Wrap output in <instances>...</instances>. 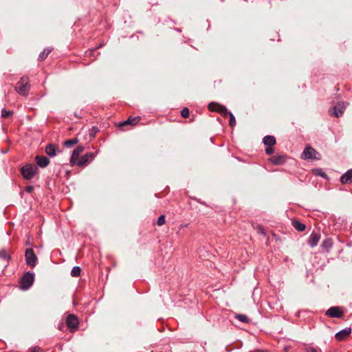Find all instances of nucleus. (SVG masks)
Instances as JSON below:
<instances>
[{"instance_id": "nucleus-1", "label": "nucleus", "mask_w": 352, "mask_h": 352, "mask_svg": "<svg viewBox=\"0 0 352 352\" xmlns=\"http://www.w3.org/2000/svg\"><path fill=\"white\" fill-rule=\"evenodd\" d=\"M21 174L26 180L32 179L38 173V167L32 164H26L20 169Z\"/></svg>"}, {"instance_id": "nucleus-2", "label": "nucleus", "mask_w": 352, "mask_h": 352, "mask_svg": "<svg viewBox=\"0 0 352 352\" xmlns=\"http://www.w3.org/2000/svg\"><path fill=\"white\" fill-rule=\"evenodd\" d=\"M34 281V274L30 271L26 272L20 279V289L23 291L29 289Z\"/></svg>"}, {"instance_id": "nucleus-3", "label": "nucleus", "mask_w": 352, "mask_h": 352, "mask_svg": "<svg viewBox=\"0 0 352 352\" xmlns=\"http://www.w3.org/2000/svg\"><path fill=\"white\" fill-rule=\"evenodd\" d=\"M347 104V102H339L336 105L329 109V113L331 116H334L336 118H339L343 114Z\"/></svg>"}, {"instance_id": "nucleus-4", "label": "nucleus", "mask_w": 352, "mask_h": 352, "mask_svg": "<svg viewBox=\"0 0 352 352\" xmlns=\"http://www.w3.org/2000/svg\"><path fill=\"white\" fill-rule=\"evenodd\" d=\"M25 262L28 265L34 268L37 263L38 257L32 248H27L25 252Z\"/></svg>"}, {"instance_id": "nucleus-5", "label": "nucleus", "mask_w": 352, "mask_h": 352, "mask_svg": "<svg viewBox=\"0 0 352 352\" xmlns=\"http://www.w3.org/2000/svg\"><path fill=\"white\" fill-rule=\"evenodd\" d=\"M208 108L210 111L219 112L223 117L229 115L230 111H228L226 107L216 102H210L208 105Z\"/></svg>"}, {"instance_id": "nucleus-6", "label": "nucleus", "mask_w": 352, "mask_h": 352, "mask_svg": "<svg viewBox=\"0 0 352 352\" xmlns=\"http://www.w3.org/2000/svg\"><path fill=\"white\" fill-rule=\"evenodd\" d=\"M301 157L304 160H320V153L312 147L307 146L304 149Z\"/></svg>"}, {"instance_id": "nucleus-7", "label": "nucleus", "mask_w": 352, "mask_h": 352, "mask_svg": "<svg viewBox=\"0 0 352 352\" xmlns=\"http://www.w3.org/2000/svg\"><path fill=\"white\" fill-rule=\"evenodd\" d=\"M98 151L96 152H89L83 155L80 160H78L76 165L83 166L87 163L92 162L98 153Z\"/></svg>"}, {"instance_id": "nucleus-8", "label": "nucleus", "mask_w": 352, "mask_h": 352, "mask_svg": "<svg viewBox=\"0 0 352 352\" xmlns=\"http://www.w3.org/2000/svg\"><path fill=\"white\" fill-rule=\"evenodd\" d=\"M140 119L141 118L140 116L129 118L126 120L120 122L118 126L122 130H126L129 129L130 127H133L135 125H136L138 122L140 120Z\"/></svg>"}, {"instance_id": "nucleus-9", "label": "nucleus", "mask_w": 352, "mask_h": 352, "mask_svg": "<svg viewBox=\"0 0 352 352\" xmlns=\"http://www.w3.org/2000/svg\"><path fill=\"white\" fill-rule=\"evenodd\" d=\"M67 327L71 329V331L76 330L78 327L79 321L76 315L70 314L66 318Z\"/></svg>"}, {"instance_id": "nucleus-10", "label": "nucleus", "mask_w": 352, "mask_h": 352, "mask_svg": "<svg viewBox=\"0 0 352 352\" xmlns=\"http://www.w3.org/2000/svg\"><path fill=\"white\" fill-rule=\"evenodd\" d=\"M325 314L331 318H340L344 314L339 307H331L327 310Z\"/></svg>"}, {"instance_id": "nucleus-11", "label": "nucleus", "mask_w": 352, "mask_h": 352, "mask_svg": "<svg viewBox=\"0 0 352 352\" xmlns=\"http://www.w3.org/2000/svg\"><path fill=\"white\" fill-rule=\"evenodd\" d=\"M30 88L31 85L30 83H17L15 89L17 91V93L19 94L21 96H27L28 95Z\"/></svg>"}, {"instance_id": "nucleus-12", "label": "nucleus", "mask_w": 352, "mask_h": 352, "mask_svg": "<svg viewBox=\"0 0 352 352\" xmlns=\"http://www.w3.org/2000/svg\"><path fill=\"white\" fill-rule=\"evenodd\" d=\"M320 239V232H313L309 237L307 241L308 245L311 248L316 247Z\"/></svg>"}, {"instance_id": "nucleus-13", "label": "nucleus", "mask_w": 352, "mask_h": 352, "mask_svg": "<svg viewBox=\"0 0 352 352\" xmlns=\"http://www.w3.org/2000/svg\"><path fill=\"white\" fill-rule=\"evenodd\" d=\"M84 146H78L77 148H76L73 151H72V155L70 157V160H69V162H70V164L72 166H74V165H76V163L78 162V160H76L77 157L79 156V155L83 152L84 151Z\"/></svg>"}, {"instance_id": "nucleus-14", "label": "nucleus", "mask_w": 352, "mask_h": 352, "mask_svg": "<svg viewBox=\"0 0 352 352\" xmlns=\"http://www.w3.org/2000/svg\"><path fill=\"white\" fill-rule=\"evenodd\" d=\"M35 161L37 166L42 168L47 167L50 162V159L44 155H36L35 157Z\"/></svg>"}, {"instance_id": "nucleus-15", "label": "nucleus", "mask_w": 352, "mask_h": 352, "mask_svg": "<svg viewBox=\"0 0 352 352\" xmlns=\"http://www.w3.org/2000/svg\"><path fill=\"white\" fill-rule=\"evenodd\" d=\"M342 184H351L352 183V168L349 169L340 178Z\"/></svg>"}, {"instance_id": "nucleus-16", "label": "nucleus", "mask_w": 352, "mask_h": 352, "mask_svg": "<svg viewBox=\"0 0 352 352\" xmlns=\"http://www.w3.org/2000/svg\"><path fill=\"white\" fill-rule=\"evenodd\" d=\"M351 332V327H346L338 332H337L335 335L336 338L338 340H342L346 338Z\"/></svg>"}, {"instance_id": "nucleus-17", "label": "nucleus", "mask_w": 352, "mask_h": 352, "mask_svg": "<svg viewBox=\"0 0 352 352\" xmlns=\"http://www.w3.org/2000/svg\"><path fill=\"white\" fill-rule=\"evenodd\" d=\"M45 153L51 157H55L57 153L55 145L53 144H48L45 147Z\"/></svg>"}, {"instance_id": "nucleus-18", "label": "nucleus", "mask_w": 352, "mask_h": 352, "mask_svg": "<svg viewBox=\"0 0 352 352\" xmlns=\"http://www.w3.org/2000/svg\"><path fill=\"white\" fill-rule=\"evenodd\" d=\"M276 138L273 135H266L263 139V143L267 146H272L276 144Z\"/></svg>"}, {"instance_id": "nucleus-19", "label": "nucleus", "mask_w": 352, "mask_h": 352, "mask_svg": "<svg viewBox=\"0 0 352 352\" xmlns=\"http://www.w3.org/2000/svg\"><path fill=\"white\" fill-rule=\"evenodd\" d=\"M333 246V242L332 239L330 238L325 239L321 243V248L329 252Z\"/></svg>"}, {"instance_id": "nucleus-20", "label": "nucleus", "mask_w": 352, "mask_h": 352, "mask_svg": "<svg viewBox=\"0 0 352 352\" xmlns=\"http://www.w3.org/2000/svg\"><path fill=\"white\" fill-rule=\"evenodd\" d=\"M312 173L316 176L321 177L327 180L329 179V176L325 173V172L320 168H316L312 169Z\"/></svg>"}, {"instance_id": "nucleus-21", "label": "nucleus", "mask_w": 352, "mask_h": 352, "mask_svg": "<svg viewBox=\"0 0 352 352\" xmlns=\"http://www.w3.org/2000/svg\"><path fill=\"white\" fill-rule=\"evenodd\" d=\"M292 226L298 232H302L306 228L305 224L298 220L293 221Z\"/></svg>"}, {"instance_id": "nucleus-22", "label": "nucleus", "mask_w": 352, "mask_h": 352, "mask_svg": "<svg viewBox=\"0 0 352 352\" xmlns=\"http://www.w3.org/2000/svg\"><path fill=\"white\" fill-rule=\"evenodd\" d=\"M270 161L274 164H276V165L282 164L285 162L283 157L281 155H274V156L272 157V158L270 159Z\"/></svg>"}, {"instance_id": "nucleus-23", "label": "nucleus", "mask_w": 352, "mask_h": 352, "mask_svg": "<svg viewBox=\"0 0 352 352\" xmlns=\"http://www.w3.org/2000/svg\"><path fill=\"white\" fill-rule=\"evenodd\" d=\"M51 52V50L48 48H45L43 52H41L38 57V60L39 61H43L45 59L47 55Z\"/></svg>"}, {"instance_id": "nucleus-24", "label": "nucleus", "mask_w": 352, "mask_h": 352, "mask_svg": "<svg viewBox=\"0 0 352 352\" xmlns=\"http://www.w3.org/2000/svg\"><path fill=\"white\" fill-rule=\"evenodd\" d=\"M78 142V138H72V139H68L64 142V146L67 148H69L72 146L73 145L77 144Z\"/></svg>"}, {"instance_id": "nucleus-25", "label": "nucleus", "mask_w": 352, "mask_h": 352, "mask_svg": "<svg viewBox=\"0 0 352 352\" xmlns=\"http://www.w3.org/2000/svg\"><path fill=\"white\" fill-rule=\"evenodd\" d=\"M81 268L78 266H74L72 269L71 276L73 277H78L80 275Z\"/></svg>"}, {"instance_id": "nucleus-26", "label": "nucleus", "mask_w": 352, "mask_h": 352, "mask_svg": "<svg viewBox=\"0 0 352 352\" xmlns=\"http://www.w3.org/2000/svg\"><path fill=\"white\" fill-rule=\"evenodd\" d=\"M235 318L239 320V321L244 322V323H248L250 322L249 318L245 315V314H236Z\"/></svg>"}, {"instance_id": "nucleus-27", "label": "nucleus", "mask_w": 352, "mask_h": 352, "mask_svg": "<svg viewBox=\"0 0 352 352\" xmlns=\"http://www.w3.org/2000/svg\"><path fill=\"white\" fill-rule=\"evenodd\" d=\"M0 258L8 261L11 259V257L8 255L5 249H1L0 250Z\"/></svg>"}, {"instance_id": "nucleus-28", "label": "nucleus", "mask_w": 352, "mask_h": 352, "mask_svg": "<svg viewBox=\"0 0 352 352\" xmlns=\"http://www.w3.org/2000/svg\"><path fill=\"white\" fill-rule=\"evenodd\" d=\"M13 113H14L13 111L6 110V109H3L1 110V116L2 118H8V117L12 116Z\"/></svg>"}, {"instance_id": "nucleus-29", "label": "nucleus", "mask_w": 352, "mask_h": 352, "mask_svg": "<svg viewBox=\"0 0 352 352\" xmlns=\"http://www.w3.org/2000/svg\"><path fill=\"white\" fill-rule=\"evenodd\" d=\"M229 117H230L229 124L232 127H234L236 124L235 117L232 112H229Z\"/></svg>"}, {"instance_id": "nucleus-30", "label": "nucleus", "mask_w": 352, "mask_h": 352, "mask_svg": "<svg viewBox=\"0 0 352 352\" xmlns=\"http://www.w3.org/2000/svg\"><path fill=\"white\" fill-rule=\"evenodd\" d=\"M98 131L99 129L97 126H92L89 130V136L94 138Z\"/></svg>"}, {"instance_id": "nucleus-31", "label": "nucleus", "mask_w": 352, "mask_h": 352, "mask_svg": "<svg viewBox=\"0 0 352 352\" xmlns=\"http://www.w3.org/2000/svg\"><path fill=\"white\" fill-rule=\"evenodd\" d=\"M165 222H166L165 215H164V214L160 215L157 219V225L162 226L165 223Z\"/></svg>"}, {"instance_id": "nucleus-32", "label": "nucleus", "mask_w": 352, "mask_h": 352, "mask_svg": "<svg viewBox=\"0 0 352 352\" xmlns=\"http://www.w3.org/2000/svg\"><path fill=\"white\" fill-rule=\"evenodd\" d=\"M189 109L187 107L183 108V109L181 111V116L183 118H188L189 116Z\"/></svg>"}, {"instance_id": "nucleus-33", "label": "nucleus", "mask_w": 352, "mask_h": 352, "mask_svg": "<svg viewBox=\"0 0 352 352\" xmlns=\"http://www.w3.org/2000/svg\"><path fill=\"white\" fill-rule=\"evenodd\" d=\"M104 43H101L98 46L96 47L94 50H89L88 52H86L87 56H92L96 50L102 47Z\"/></svg>"}, {"instance_id": "nucleus-34", "label": "nucleus", "mask_w": 352, "mask_h": 352, "mask_svg": "<svg viewBox=\"0 0 352 352\" xmlns=\"http://www.w3.org/2000/svg\"><path fill=\"white\" fill-rule=\"evenodd\" d=\"M19 84L29 83V77L28 76H23L21 78L20 80L17 82Z\"/></svg>"}, {"instance_id": "nucleus-35", "label": "nucleus", "mask_w": 352, "mask_h": 352, "mask_svg": "<svg viewBox=\"0 0 352 352\" xmlns=\"http://www.w3.org/2000/svg\"><path fill=\"white\" fill-rule=\"evenodd\" d=\"M265 153L267 155H272L274 153V148L272 146H267L265 148Z\"/></svg>"}, {"instance_id": "nucleus-36", "label": "nucleus", "mask_w": 352, "mask_h": 352, "mask_svg": "<svg viewBox=\"0 0 352 352\" xmlns=\"http://www.w3.org/2000/svg\"><path fill=\"white\" fill-rule=\"evenodd\" d=\"M25 190L28 193H32L34 190V187L32 186H28L25 188Z\"/></svg>"}, {"instance_id": "nucleus-37", "label": "nucleus", "mask_w": 352, "mask_h": 352, "mask_svg": "<svg viewBox=\"0 0 352 352\" xmlns=\"http://www.w3.org/2000/svg\"><path fill=\"white\" fill-rule=\"evenodd\" d=\"M258 233H259L260 234H262V235H263V236H265V235L266 234H265V230H264V229H263V228H262L261 226H259V227H258Z\"/></svg>"}, {"instance_id": "nucleus-38", "label": "nucleus", "mask_w": 352, "mask_h": 352, "mask_svg": "<svg viewBox=\"0 0 352 352\" xmlns=\"http://www.w3.org/2000/svg\"><path fill=\"white\" fill-rule=\"evenodd\" d=\"M41 351V348L39 346H35L32 349H31L30 352H39Z\"/></svg>"}, {"instance_id": "nucleus-39", "label": "nucleus", "mask_w": 352, "mask_h": 352, "mask_svg": "<svg viewBox=\"0 0 352 352\" xmlns=\"http://www.w3.org/2000/svg\"><path fill=\"white\" fill-rule=\"evenodd\" d=\"M307 352H317L316 349L314 347H309L307 349Z\"/></svg>"}, {"instance_id": "nucleus-40", "label": "nucleus", "mask_w": 352, "mask_h": 352, "mask_svg": "<svg viewBox=\"0 0 352 352\" xmlns=\"http://www.w3.org/2000/svg\"><path fill=\"white\" fill-rule=\"evenodd\" d=\"M177 32H180L181 30L179 29H176Z\"/></svg>"}]
</instances>
